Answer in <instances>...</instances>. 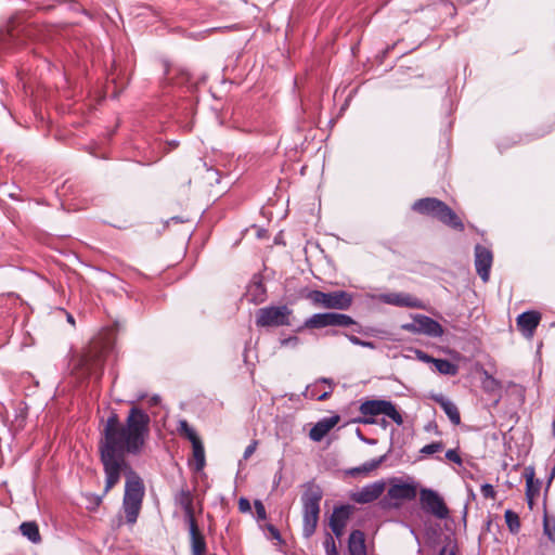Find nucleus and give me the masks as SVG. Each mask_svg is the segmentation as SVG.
Instances as JSON below:
<instances>
[{
  "label": "nucleus",
  "instance_id": "obj_1",
  "mask_svg": "<svg viewBox=\"0 0 555 555\" xmlns=\"http://www.w3.org/2000/svg\"><path fill=\"white\" fill-rule=\"evenodd\" d=\"M150 415L138 406L129 410L124 424L116 413H112L99 441L100 460L105 474L103 495L119 482L121 473L127 476L122 509L129 525L135 524L139 517L145 489L142 478L130 467L126 455L142 452L150 435Z\"/></svg>",
  "mask_w": 555,
  "mask_h": 555
},
{
  "label": "nucleus",
  "instance_id": "obj_2",
  "mask_svg": "<svg viewBox=\"0 0 555 555\" xmlns=\"http://www.w3.org/2000/svg\"><path fill=\"white\" fill-rule=\"evenodd\" d=\"M304 487L305 491L301 495L302 532L306 538H309L314 533L318 525L323 491L314 481H308Z\"/></svg>",
  "mask_w": 555,
  "mask_h": 555
},
{
  "label": "nucleus",
  "instance_id": "obj_3",
  "mask_svg": "<svg viewBox=\"0 0 555 555\" xmlns=\"http://www.w3.org/2000/svg\"><path fill=\"white\" fill-rule=\"evenodd\" d=\"M412 209L425 216L437 218L443 224L464 231L465 227L460 217L442 201L435 197H425L414 202Z\"/></svg>",
  "mask_w": 555,
  "mask_h": 555
},
{
  "label": "nucleus",
  "instance_id": "obj_4",
  "mask_svg": "<svg viewBox=\"0 0 555 555\" xmlns=\"http://www.w3.org/2000/svg\"><path fill=\"white\" fill-rule=\"evenodd\" d=\"M106 347L101 343H92L88 346L78 359L76 370L83 377L95 376L100 378L103 373Z\"/></svg>",
  "mask_w": 555,
  "mask_h": 555
},
{
  "label": "nucleus",
  "instance_id": "obj_5",
  "mask_svg": "<svg viewBox=\"0 0 555 555\" xmlns=\"http://www.w3.org/2000/svg\"><path fill=\"white\" fill-rule=\"evenodd\" d=\"M360 413L363 417L357 420L361 424H374L373 416L384 414L391 418L397 425L403 423L401 414L397 411L395 404L387 400H366L360 405Z\"/></svg>",
  "mask_w": 555,
  "mask_h": 555
},
{
  "label": "nucleus",
  "instance_id": "obj_6",
  "mask_svg": "<svg viewBox=\"0 0 555 555\" xmlns=\"http://www.w3.org/2000/svg\"><path fill=\"white\" fill-rule=\"evenodd\" d=\"M308 298L312 304L326 309L346 310L352 304V295L346 291L324 293L315 289L309 293Z\"/></svg>",
  "mask_w": 555,
  "mask_h": 555
},
{
  "label": "nucleus",
  "instance_id": "obj_7",
  "mask_svg": "<svg viewBox=\"0 0 555 555\" xmlns=\"http://www.w3.org/2000/svg\"><path fill=\"white\" fill-rule=\"evenodd\" d=\"M354 323V320L347 314L324 312L312 314L305 321L304 325L308 328H323L327 326H349Z\"/></svg>",
  "mask_w": 555,
  "mask_h": 555
},
{
  "label": "nucleus",
  "instance_id": "obj_8",
  "mask_svg": "<svg viewBox=\"0 0 555 555\" xmlns=\"http://www.w3.org/2000/svg\"><path fill=\"white\" fill-rule=\"evenodd\" d=\"M177 430L180 436L184 437L192 443L193 456L195 460L196 469L201 470L206 464L204 444L196 434L195 429L190 426L188 421L180 420L178 423Z\"/></svg>",
  "mask_w": 555,
  "mask_h": 555
},
{
  "label": "nucleus",
  "instance_id": "obj_9",
  "mask_svg": "<svg viewBox=\"0 0 555 555\" xmlns=\"http://www.w3.org/2000/svg\"><path fill=\"white\" fill-rule=\"evenodd\" d=\"M421 506L424 512L429 513L438 519L449 517V508L443 499L433 489H422L420 493Z\"/></svg>",
  "mask_w": 555,
  "mask_h": 555
},
{
  "label": "nucleus",
  "instance_id": "obj_10",
  "mask_svg": "<svg viewBox=\"0 0 555 555\" xmlns=\"http://www.w3.org/2000/svg\"><path fill=\"white\" fill-rule=\"evenodd\" d=\"M385 490L384 481H375L351 492L350 499L358 504H367L377 500Z\"/></svg>",
  "mask_w": 555,
  "mask_h": 555
},
{
  "label": "nucleus",
  "instance_id": "obj_11",
  "mask_svg": "<svg viewBox=\"0 0 555 555\" xmlns=\"http://www.w3.org/2000/svg\"><path fill=\"white\" fill-rule=\"evenodd\" d=\"M492 260V251L489 248L480 244L475 246V268L483 282L489 280Z\"/></svg>",
  "mask_w": 555,
  "mask_h": 555
},
{
  "label": "nucleus",
  "instance_id": "obj_12",
  "mask_svg": "<svg viewBox=\"0 0 555 555\" xmlns=\"http://www.w3.org/2000/svg\"><path fill=\"white\" fill-rule=\"evenodd\" d=\"M414 328L416 332L426 334L431 337H440L443 334V328L439 322L427 315H418L415 318L414 323L405 325L404 328Z\"/></svg>",
  "mask_w": 555,
  "mask_h": 555
},
{
  "label": "nucleus",
  "instance_id": "obj_13",
  "mask_svg": "<svg viewBox=\"0 0 555 555\" xmlns=\"http://www.w3.org/2000/svg\"><path fill=\"white\" fill-rule=\"evenodd\" d=\"M380 300L387 305L396 307H406L414 309L424 308L422 301L406 293H387L380 296Z\"/></svg>",
  "mask_w": 555,
  "mask_h": 555
},
{
  "label": "nucleus",
  "instance_id": "obj_14",
  "mask_svg": "<svg viewBox=\"0 0 555 555\" xmlns=\"http://www.w3.org/2000/svg\"><path fill=\"white\" fill-rule=\"evenodd\" d=\"M350 516V509L348 505H341L335 507L330 518V527L332 532L337 537H341L346 522Z\"/></svg>",
  "mask_w": 555,
  "mask_h": 555
},
{
  "label": "nucleus",
  "instance_id": "obj_15",
  "mask_svg": "<svg viewBox=\"0 0 555 555\" xmlns=\"http://www.w3.org/2000/svg\"><path fill=\"white\" fill-rule=\"evenodd\" d=\"M256 511V519L260 529L264 532L266 537L270 540H278V527L267 521L266 507L260 500L254 502Z\"/></svg>",
  "mask_w": 555,
  "mask_h": 555
},
{
  "label": "nucleus",
  "instance_id": "obj_16",
  "mask_svg": "<svg viewBox=\"0 0 555 555\" xmlns=\"http://www.w3.org/2000/svg\"><path fill=\"white\" fill-rule=\"evenodd\" d=\"M339 422L338 415H333L328 417H324L320 420L314 426L310 429L309 438L314 441L319 442L321 441L327 433L336 426V424Z\"/></svg>",
  "mask_w": 555,
  "mask_h": 555
},
{
  "label": "nucleus",
  "instance_id": "obj_17",
  "mask_svg": "<svg viewBox=\"0 0 555 555\" xmlns=\"http://www.w3.org/2000/svg\"><path fill=\"white\" fill-rule=\"evenodd\" d=\"M387 459V454L380 455L379 457L372 459L360 466L351 467L345 470L347 476L358 478V477H366L372 472L377 469Z\"/></svg>",
  "mask_w": 555,
  "mask_h": 555
},
{
  "label": "nucleus",
  "instance_id": "obj_18",
  "mask_svg": "<svg viewBox=\"0 0 555 555\" xmlns=\"http://www.w3.org/2000/svg\"><path fill=\"white\" fill-rule=\"evenodd\" d=\"M541 320L538 311H526L518 315L517 326L527 336H532Z\"/></svg>",
  "mask_w": 555,
  "mask_h": 555
},
{
  "label": "nucleus",
  "instance_id": "obj_19",
  "mask_svg": "<svg viewBox=\"0 0 555 555\" xmlns=\"http://www.w3.org/2000/svg\"><path fill=\"white\" fill-rule=\"evenodd\" d=\"M189 532L191 538V553L192 555H205L207 551V544L204 535L198 529L196 520L188 522Z\"/></svg>",
  "mask_w": 555,
  "mask_h": 555
},
{
  "label": "nucleus",
  "instance_id": "obj_20",
  "mask_svg": "<svg viewBox=\"0 0 555 555\" xmlns=\"http://www.w3.org/2000/svg\"><path fill=\"white\" fill-rule=\"evenodd\" d=\"M416 493V487L412 483H396L388 489L387 495L392 500L411 501Z\"/></svg>",
  "mask_w": 555,
  "mask_h": 555
},
{
  "label": "nucleus",
  "instance_id": "obj_21",
  "mask_svg": "<svg viewBox=\"0 0 555 555\" xmlns=\"http://www.w3.org/2000/svg\"><path fill=\"white\" fill-rule=\"evenodd\" d=\"M431 399L441 406V409L447 414V416L449 417L450 422L453 425H460L461 415L455 403H453L451 400H449L441 393L433 395Z\"/></svg>",
  "mask_w": 555,
  "mask_h": 555
},
{
  "label": "nucleus",
  "instance_id": "obj_22",
  "mask_svg": "<svg viewBox=\"0 0 555 555\" xmlns=\"http://www.w3.org/2000/svg\"><path fill=\"white\" fill-rule=\"evenodd\" d=\"M245 297L249 302L260 304L266 299V287L259 276H254L247 286Z\"/></svg>",
  "mask_w": 555,
  "mask_h": 555
},
{
  "label": "nucleus",
  "instance_id": "obj_23",
  "mask_svg": "<svg viewBox=\"0 0 555 555\" xmlns=\"http://www.w3.org/2000/svg\"><path fill=\"white\" fill-rule=\"evenodd\" d=\"M177 503L183 508L184 511V518L186 522H191L196 520L194 516V507H193V496L192 493L186 490L182 489L176 496Z\"/></svg>",
  "mask_w": 555,
  "mask_h": 555
},
{
  "label": "nucleus",
  "instance_id": "obj_24",
  "mask_svg": "<svg viewBox=\"0 0 555 555\" xmlns=\"http://www.w3.org/2000/svg\"><path fill=\"white\" fill-rule=\"evenodd\" d=\"M256 324L260 327L273 326L278 324V306H270L258 310Z\"/></svg>",
  "mask_w": 555,
  "mask_h": 555
},
{
  "label": "nucleus",
  "instance_id": "obj_25",
  "mask_svg": "<svg viewBox=\"0 0 555 555\" xmlns=\"http://www.w3.org/2000/svg\"><path fill=\"white\" fill-rule=\"evenodd\" d=\"M348 550L350 555H367L365 546V537L361 530H353L348 540Z\"/></svg>",
  "mask_w": 555,
  "mask_h": 555
},
{
  "label": "nucleus",
  "instance_id": "obj_26",
  "mask_svg": "<svg viewBox=\"0 0 555 555\" xmlns=\"http://www.w3.org/2000/svg\"><path fill=\"white\" fill-rule=\"evenodd\" d=\"M20 530L24 537H26L33 543H39L41 541V535L39 532V527L35 521H25L20 526Z\"/></svg>",
  "mask_w": 555,
  "mask_h": 555
},
{
  "label": "nucleus",
  "instance_id": "obj_27",
  "mask_svg": "<svg viewBox=\"0 0 555 555\" xmlns=\"http://www.w3.org/2000/svg\"><path fill=\"white\" fill-rule=\"evenodd\" d=\"M434 365L443 375L455 376L459 373V366L447 359H436Z\"/></svg>",
  "mask_w": 555,
  "mask_h": 555
},
{
  "label": "nucleus",
  "instance_id": "obj_28",
  "mask_svg": "<svg viewBox=\"0 0 555 555\" xmlns=\"http://www.w3.org/2000/svg\"><path fill=\"white\" fill-rule=\"evenodd\" d=\"M505 521L512 533H517L520 529V520L517 513L512 509L505 512Z\"/></svg>",
  "mask_w": 555,
  "mask_h": 555
},
{
  "label": "nucleus",
  "instance_id": "obj_29",
  "mask_svg": "<svg viewBox=\"0 0 555 555\" xmlns=\"http://www.w3.org/2000/svg\"><path fill=\"white\" fill-rule=\"evenodd\" d=\"M539 494V485L533 483V473H531L527 478L526 483V496L529 506L531 507L533 498Z\"/></svg>",
  "mask_w": 555,
  "mask_h": 555
},
{
  "label": "nucleus",
  "instance_id": "obj_30",
  "mask_svg": "<svg viewBox=\"0 0 555 555\" xmlns=\"http://www.w3.org/2000/svg\"><path fill=\"white\" fill-rule=\"evenodd\" d=\"M317 387H318V385H317V384H315V385H312V386H308V387L306 388V391H305V396H306V398H309V399H317V400H319V401H322V400H325V399H327V398L330 397V395H331V392H332V390H331V389H330V390H327V391H324V392H322V393H319V392L317 391Z\"/></svg>",
  "mask_w": 555,
  "mask_h": 555
},
{
  "label": "nucleus",
  "instance_id": "obj_31",
  "mask_svg": "<svg viewBox=\"0 0 555 555\" xmlns=\"http://www.w3.org/2000/svg\"><path fill=\"white\" fill-rule=\"evenodd\" d=\"M444 444L443 442L441 441H435V442H431L429 444H426L424 446L422 449H421V453L422 454H425V455H431L434 453H437V452H440L442 451Z\"/></svg>",
  "mask_w": 555,
  "mask_h": 555
},
{
  "label": "nucleus",
  "instance_id": "obj_32",
  "mask_svg": "<svg viewBox=\"0 0 555 555\" xmlns=\"http://www.w3.org/2000/svg\"><path fill=\"white\" fill-rule=\"evenodd\" d=\"M14 40L12 33H0V51L8 50Z\"/></svg>",
  "mask_w": 555,
  "mask_h": 555
},
{
  "label": "nucleus",
  "instance_id": "obj_33",
  "mask_svg": "<svg viewBox=\"0 0 555 555\" xmlns=\"http://www.w3.org/2000/svg\"><path fill=\"white\" fill-rule=\"evenodd\" d=\"M324 546H325L327 555H337L335 541L332 535L327 534V537L324 541Z\"/></svg>",
  "mask_w": 555,
  "mask_h": 555
},
{
  "label": "nucleus",
  "instance_id": "obj_34",
  "mask_svg": "<svg viewBox=\"0 0 555 555\" xmlns=\"http://www.w3.org/2000/svg\"><path fill=\"white\" fill-rule=\"evenodd\" d=\"M481 494L486 499H494L495 498V490L492 485L490 483H483L480 488Z\"/></svg>",
  "mask_w": 555,
  "mask_h": 555
},
{
  "label": "nucleus",
  "instance_id": "obj_35",
  "mask_svg": "<svg viewBox=\"0 0 555 555\" xmlns=\"http://www.w3.org/2000/svg\"><path fill=\"white\" fill-rule=\"evenodd\" d=\"M544 533L550 538V540L555 542V522L551 525L546 517L544 518Z\"/></svg>",
  "mask_w": 555,
  "mask_h": 555
},
{
  "label": "nucleus",
  "instance_id": "obj_36",
  "mask_svg": "<svg viewBox=\"0 0 555 555\" xmlns=\"http://www.w3.org/2000/svg\"><path fill=\"white\" fill-rule=\"evenodd\" d=\"M444 456H446L447 460H449V461H451V462H453L455 464H459V465L462 464V459H461L459 452L456 450H454V449L448 450L446 452Z\"/></svg>",
  "mask_w": 555,
  "mask_h": 555
},
{
  "label": "nucleus",
  "instance_id": "obj_37",
  "mask_svg": "<svg viewBox=\"0 0 555 555\" xmlns=\"http://www.w3.org/2000/svg\"><path fill=\"white\" fill-rule=\"evenodd\" d=\"M238 511L241 513H250L251 512V505L248 499L241 498L238 500Z\"/></svg>",
  "mask_w": 555,
  "mask_h": 555
},
{
  "label": "nucleus",
  "instance_id": "obj_38",
  "mask_svg": "<svg viewBox=\"0 0 555 555\" xmlns=\"http://www.w3.org/2000/svg\"><path fill=\"white\" fill-rule=\"evenodd\" d=\"M256 447H257V441H253L249 446H247V448L245 449L244 451V460H247L248 457H250L254 452L256 451Z\"/></svg>",
  "mask_w": 555,
  "mask_h": 555
},
{
  "label": "nucleus",
  "instance_id": "obj_39",
  "mask_svg": "<svg viewBox=\"0 0 555 555\" xmlns=\"http://www.w3.org/2000/svg\"><path fill=\"white\" fill-rule=\"evenodd\" d=\"M297 344H298V338L296 336L280 339L281 346H296Z\"/></svg>",
  "mask_w": 555,
  "mask_h": 555
},
{
  "label": "nucleus",
  "instance_id": "obj_40",
  "mask_svg": "<svg viewBox=\"0 0 555 555\" xmlns=\"http://www.w3.org/2000/svg\"><path fill=\"white\" fill-rule=\"evenodd\" d=\"M418 354V359H421L422 361L426 362V363H433L435 362L436 358H433L431 356L423 352V351H418L417 352Z\"/></svg>",
  "mask_w": 555,
  "mask_h": 555
},
{
  "label": "nucleus",
  "instance_id": "obj_41",
  "mask_svg": "<svg viewBox=\"0 0 555 555\" xmlns=\"http://www.w3.org/2000/svg\"><path fill=\"white\" fill-rule=\"evenodd\" d=\"M287 312V308L285 306H280V325L285 323V313Z\"/></svg>",
  "mask_w": 555,
  "mask_h": 555
},
{
  "label": "nucleus",
  "instance_id": "obj_42",
  "mask_svg": "<svg viewBox=\"0 0 555 555\" xmlns=\"http://www.w3.org/2000/svg\"><path fill=\"white\" fill-rule=\"evenodd\" d=\"M349 341L356 346H361L362 345V339H360L359 337L354 336V335H347Z\"/></svg>",
  "mask_w": 555,
  "mask_h": 555
},
{
  "label": "nucleus",
  "instance_id": "obj_43",
  "mask_svg": "<svg viewBox=\"0 0 555 555\" xmlns=\"http://www.w3.org/2000/svg\"><path fill=\"white\" fill-rule=\"evenodd\" d=\"M268 236V231L264 229H258L257 230V237L258 238H264Z\"/></svg>",
  "mask_w": 555,
  "mask_h": 555
},
{
  "label": "nucleus",
  "instance_id": "obj_44",
  "mask_svg": "<svg viewBox=\"0 0 555 555\" xmlns=\"http://www.w3.org/2000/svg\"><path fill=\"white\" fill-rule=\"evenodd\" d=\"M361 347L374 349L375 348V344L373 341L363 340Z\"/></svg>",
  "mask_w": 555,
  "mask_h": 555
},
{
  "label": "nucleus",
  "instance_id": "obj_45",
  "mask_svg": "<svg viewBox=\"0 0 555 555\" xmlns=\"http://www.w3.org/2000/svg\"><path fill=\"white\" fill-rule=\"evenodd\" d=\"M163 66H164V73L165 75H168L170 73V65L167 61H164L163 62Z\"/></svg>",
  "mask_w": 555,
  "mask_h": 555
},
{
  "label": "nucleus",
  "instance_id": "obj_46",
  "mask_svg": "<svg viewBox=\"0 0 555 555\" xmlns=\"http://www.w3.org/2000/svg\"><path fill=\"white\" fill-rule=\"evenodd\" d=\"M451 548H452V547H450V548H449V547L446 545V546L441 547V550H440V552H439V554H438V555H448Z\"/></svg>",
  "mask_w": 555,
  "mask_h": 555
},
{
  "label": "nucleus",
  "instance_id": "obj_47",
  "mask_svg": "<svg viewBox=\"0 0 555 555\" xmlns=\"http://www.w3.org/2000/svg\"><path fill=\"white\" fill-rule=\"evenodd\" d=\"M67 321L72 325H75V319H74V317L70 313H67Z\"/></svg>",
  "mask_w": 555,
  "mask_h": 555
},
{
  "label": "nucleus",
  "instance_id": "obj_48",
  "mask_svg": "<svg viewBox=\"0 0 555 555\" xmlns=\"http://www.w3.org/2000/svg\"><path fill=\"white\" fill-rule=\"evenodd\" d=\"M172 149H176L178 145H179V142L178 141H170L168 143Z\"/></svg>",
  "mask_w": 555,
  "mask_h": 555
},
{
  "label": "nucleus",
  "instance_id": "obj_49",
  "mask_svg": "<svg viewBox=\"0 0 555 555\" xmlns=\"http://www.w3.org/2000/svg\"><path fill=\"white\" fill-rule=\"evenodd\" d=\"M555 477V463H554V466L552 468V472L550 474V481Z\"/></svg>",
  "mask_w": 555,
  "mask_h": 555
},
{
  "label": "nucleus",
  "instance_id": "obj_50",
  "mask_svg": "<svg viewBox=\"0 0 555 555\" xmlns=\"http://www.w3.org/2000/svg\"><path fill=\"white\" fill-rule=\"evenodd\" d=\"M448 555H456V546L453 545Z\"/></svg>",
  "mask_w": 555,
  "mask_h": 555
},
{
  "label": "nucleus",
  "instance_id": "obj_51",
  "mask_svg": "<svg viewBox=\"0 0 555 555\" xmlns=\"http://www.w3.org/2000/svg\"><path fill=\"white\" fill-rule=\"evenodd\" d=\"M358 436H359V438H361L362 440L365 441V439L362 437L361 431L359 429H358ZM366 442L372 443L373 441L372 440H366Z\"/></svg>",
  "mask_w": 555,
  "mask_h": 555
},
{
  "label": "nucleus",
  "instance_id": "obj_52",
  "mask_svg": "<svg viewBox=\"0 0 555 555\" xmlns=\"http://www.w3.org/2000/svg\"><path fill=\"white\" fill-rule=\"evenodd\" d=\"M101 502H102V496H96V498H95V504H96V505H100V504H101Z\"/></svg>",
  "mask_w": 555,
  "mask_h": 555
},
{
  "label": "nucleus",
  "instance_id": "obj_53",
  "mask_svg": "<svg viewBox=\"0 0 555 555\" xmlns=\"http://www.w3.org/2000/svg\"><path fill=\"white\" fill-rule=\"evenodd\" d=\"M320 382H321V383H330V379H327V378H321V379H320Z\"/></svg>",
  "mask_w": 555,
  "mask_h": 555
}]
</instances>
